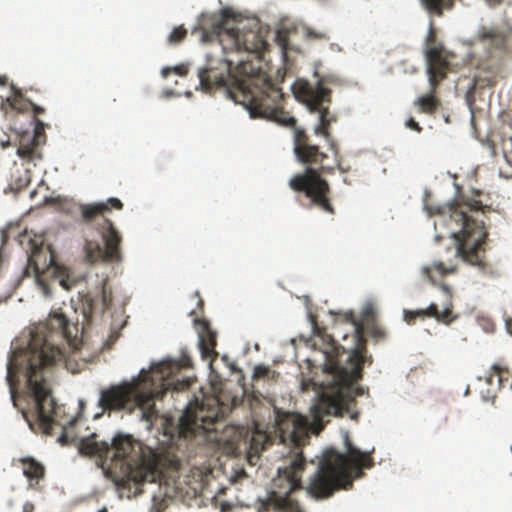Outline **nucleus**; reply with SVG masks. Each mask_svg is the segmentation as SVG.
I'll use <instances>...</instances> for the list:
<instances>
[{"instance_id": "39448f33", "label": "nucleus", "mask_w": 512, "mask_h": 512, "mask_svg": "<svg viewBox=\"0 0 512 512\" xmlns=\"http://www.w3.org/2000/svg\"><path fill=\"white\" fill-rule=\"evenodd\" d=\"M277 428L281 440H289L295 448L283 456L272 481V490L265 499H259L258 512H304L290 495L303 489L302 475L307 462L300 448L308 437L306 424L300 416L286 413L278 419Z\"/></svg>"}, {"instance_id": "aec40b11", "label": "nucleus", "mask_w": 512, "mask_h": 512, "mask_svg": "<svg viewBox=\"0 0 512 512\" xmlns=\"http://www.w3.org/2000/svg\"><path fill=\"white\" fill-rule=\"evenodd\" d=\"M510 378L511 372L508 367L501 364H494L491 367V371L485 377V381L492 387L493 391H496L504 387L506 383H509Z\"/></svg>"}, {"instance_id": "c85d7f7f", "label": "nucleus", "mask_w": 512, "mask_h": 512, "mask_svg": "<svg viewBox=\"0 0 512 512\" xmlns=\"http://www.w3.org/2000/svg\"><path fill=\"white\" fill-rule=\"evenodd\" d=\"M50 323L52 327H57L62 330V332L68 336V321L63 314H53L50 318Z\"/></svg>"}, {"instance_id": "a19ab883", "label": "nucleus", "mask_w": 512, "mask_h": 512, "mask_svg": "<svg viewBox=\"0 0 512 512\" xmlns=\"http://www.w3.org/2000/svg\"><path fill=\"white\" fill-rule=\"evenodd\" d=\"M507 160L508 162L511 164L512 166V152L510 153V155L507 157Z\"/></svg>"}, {"instance_id": "4be33fe9", "label": "nucleus", "mask_w": 512, "mask_h": 512, "mask_svg": "<svg viewBox=\"0 0 512 512\" xmlns=\"http://www.w3.org/2000/svg\"><path fill=\"white\" fill-rule=\"evenodd\" d=\"M22 466L24 476L31 482L36 484L40 479L44 478L45 468L32 457H25L19 460Z\"/></svg>"}, {"instance_id": "1a4fd4ad", "label": "nucleus", "mask_w": 512, "mask_h": 512, "mask_svg": "<svg viewBox=\"0 0 512 512\" xmlns=\"http://www.w3.org/2000/svg\"><path fill=\"white\" fill-rule=\"evenodd\" d=\"M227 407L218 397H208L201 402L190 403L181 417L176 421L173 417L161 419V427L168 446H177L180 439H191L199 430L212 431L225 418Z\"/></svg>"}, {"instance_id": "ddd939ff", "label": "nucleus", "mask_w": 512, "mask_h": 512, "mask_svg": "<svg viewBox=\"0 0 512 512\" xmlns=\"http://www.w3.org/2000/svg\"><path fill=\"white\" fill-rule=\"evenodd\" d=\"M425 56L429 83L435 90L441 81L446 78L450 65V53L444 49L442 44L437 42L436 31L432 22L430 23V29L426 37Z\"/></svg>"}, {"instance_id": "72a5a7b5", "label": "nucleus", "mask_w": 512, "mask_h": 512, "mask_svg": "<svg viewBox=\"0 0 512 512\" xmlns=\"http://www.w3.org/2000/svg\"><path fill=\"white\" fill-rule=\"evenodd\" d=\"M13 367H12V364L9 363L8 365V371H7V381L9 383V386H10V393H11V398L13 400V403L14 405H16V401H15V398H16V390H15V383H14V376H13Z\"/></svg>"}, {"instance_id": "a878e982", "label": "nucleus", "mask_w": 512, "mask_h": 512, "mask_svg": "<svg viewBox=\"0 0 512 512\" xmlns=\"http://www.w3.org/2000/svg\"><path fill=\"white\" fill-rule=\"evenodd\" d=\"M423 5L429 13L441 16L444 8L450 9L454 0H422Z\"/></svg>"}, {"instance_id": "49530a36", "label": "nucleus", "mask_w": 512, "mask_h": 512, "mask_svg": "<svg viewBox=\"0 0 512 512\" xmlns=\"http://www.w3.org/2000/svg\"><path fill=\"white\" fill-rule=\"evenodd\" d=\"M199 305H201V306L203 305V300L199 301Z\"/></svg>"}, {"instance_id": "20e7f679", "label": "nucleus", "mask_w": 512, "mask_h": 512, "mask_svg": "<svg viewBox=\"0 0 512 512\" xmlns=\"http://www.w3.org/2000/svg\"><path fill=\"white\" fill-rule=\"evenodd\" d=\"M355 331L359 343L350 353L346 365L340 364L338 347L334 343L331 351L324 353V372L331 376V380L323 383V389L312 407L314 421L320 425L329 421L325 417L350 413L351 406L355 405L354 385L362 379V366L372 362L371 357L366 356L361 328L357 326Z\"/></svg>"}, {"instance_id": "b1692460", "label": "nucleus", "mask_w": 512, "mask_h": 512, "mask_svg": "<svg viewBox=\"0 0 512 512\" xmlns=\"http://www.w3.org/2000/svg\"><path fill=\"white\" fill-rule=\"evenodd\" d=\"M432 269L436 270L441 276H445L447 274H452L456 271V264L452 261H448L447 264H445L442 261L434 262L432 267L425 266L422 268V273L431 281V283L435 284V281L433 279V276L431 274Z\"/></svg>"}, {"instance_id": "6e6552de", "label": "nucleus", "mask_w": 512, "mask_h": 512, "mask_svg": "<svg viewBox=\"0 0 512 512\" xmlns=\"http://www.w3.org/2000/svg\"><path fill=\"white\" fill-rule=\"evenodd\" d=\"M471 44L479 46L482 50L473 89L495 86L501 76L506 57L512 54V26L504 22L481 25Z\"/></svg>"}, {"instance_id": "f3484780", "label": "nucleus", "mask_w": 512, "mask_h": 512, "mask_svg": "<svg viewBox=\"0 0 512 512\" xmlns=\"http://www.w3.org/2000/svg\"><path fill=\"white\" fill-rule=\"evenodd\" d=\"M236 432L238 435L234 440V444L239 447L243 443L244 448L248 449L250 454H259L268 443V436L262 431L254 430L249 432L238 429Z\"/></svg>"}, {"instance_id": "37998d69", "label": "nucleus", "mask_w": 512, "mask_h": 512, "mask_svg": "<svg viewBox=\"0 0 512 512\" xmlns=\"http://www.w3.org/2000/svg\"><path fill=\"white\" fill-rule=\"evenodd\" d=\"M99 512H108V510L104 507V508L100 509Z\"/></svg>"}, {"instance_id": "79ce46f5", "label": "nucleus", "mask_w": 512, "mask_h": 512, "mask_svg": "<svg viewBox=\"0 0 512 512\" xmlns=\"http://www.w3.org/2000/svg\"><path fill=\"white\" fill-rule=\"evenodd\" d=\"M252 24H253L254 28H257L258 23L256 21H252Z\"/></svg>"}, {"instance_id": "c03bdc74", "label": "nucleus", "mask_w": 512, "mask_h": 512, "mask_svg": "<svg viewBox=\"0 0 512 512\" xmlns=\"http://www.w3.org/2000/svg\"><path fill=\"white\" fill-rule=\"evenodd\" d=\"M4 84V79L0 76V85Z\"/></svg>"}, {"instance_id": "4c0bfd02", "label": "nucleus", "mask_w": 512, "mask_h": 512, "mask_svg": "<svg viewBox=\"0 0 512 512\" xmlns=\"http://www.w3.org/2000/svg\"><path fill=\"white\" fill-rule=\"evenodd\" d=\"M29 105L32 107L34 115H41L45 112L43 107H40L32 102H29Z\"/></svg>"}, {"instance_id": "c9c22d12", "label": "nucleus", "mask_w": 512, "mask_h": 512, "mask_svg": "<svg viewBox=\"0 0 512 512\" xmlns=\"http://www.w3.org/2000/svg\"><path fill=\"white\" fill-rule=\"evenodd\" d=\"M405 126L409 129H412L416 132H421L422 131V127L419 125L418 122L415 121V119L413 117H410L406 123H405Z\"/></svg>"}, {"instance_id": "2eb2a0df", "label": "nucleus", "mask_w": 512, "mask_h": 512, "mask_svg": "<svg viewBox=\"0 0 512 512\" xmlns=\"http://www.w3.org/2000/svg\"><path fill=\"white\" fill-rule=\"evenodd\" d=\"M194 323L198 331L202 358L212 362L218 356L216 351L217 333L212 330L210 323L205 319H195Z\"/></svg>"}, {"instance_id": "7c9ffc66", "label": "nucleus", "mask_w": 512, "mask_h": 512, "mask_svg": "<svg viewBox=\"0 0 512 512\" xmlns=\"http://www.w3.org/2000/svg\"><path fill=\"white\" fill-rule=\"evenodd\" d=\"M7 102L13 109L17 111L26 110L25 101L20 94H15L12 98H7Z\"/></svg>"}, {"instance_id": "412c9836", "label": "nucleus", "mask_w": 512, "mask_h": 512, "mask_svg": "<svg viewBox=\"0 0 512 512\" xmlns=\"http://www.w3.org/2000/svg\"><path fill=\"white\" fill-rule=\"evenodd\" d=\"M39 145L40 143L36 141L35 136L25 132L20 136L17 154L20 158L26 160L40 158V154L37 152Z\"/></svg>"}, {"instance_id": "2f4dec72", "label": "nucleus", "mask_w": 512, "mask_h": 512, "mask_svg": "<svg viewBox=\"0 0 512 512\" xmlns=\"http://www.w3.org/2000/svg\"><path fill=\"white\" fill-rule=\"evenodd\" d=\"M172 72H174L180 76H185L188 73V67H187V65L181 64V65L175 66L173 68L166 67V68L162 69V75L164 77H167Z\"/></svg>"}, {"instance_id": "9d476101", "label": "nucleus", "mask_w": 512, "mask_h": 512, "mask_svg": "<svg viewBox=\"0 0 512 512\" xmlns=\"http://www.w3.org/2000/svg\"><path fill=\"white\" fill-rule=\"evenodd\" d=\"M339 82L335 76L320 77L316 84H311L307 80L298 79L292 86L293 93L297 100L304 103L311 112L319 113V124H317L313 132L316 136H322L330 146L337 168L344 172L341 167L339 157V147L331 134V124L336 122L335 115L331 114L329 105L331 104V90L328 85H336Z\"/></svg>"}, {"instance_id": "e433bc0d", "label": "nucleus", "mask_w": 512, "mask_h": 512, "mask_svg": "<svg viewBox=\"0 0 512 512\" xmlns=\"http://www.w3.org/2000/svg\"><path fill=\"white\" fill-rule=\"evenodd\" d=\"M371 335L376 339H384L386 337V332L378 326H374L371 330Z\"/></svg>"}, {"instance_id": "5701e85b", "label": "nucleus", "mask_w": 512, "mask_h": 512, "mask_svg": "<svg viewBox=\"0 0 512 512\" xmlns=\"http://www.w3.org/2000/svg\"><path fill=\"white\" fill-rule=\"evenodd\" d=\"M435 92L436 89L434 90L431 86L429 94L420 96L414 101V105L418 107L419 112L432 114L437 110L440 105V100L434 95Z\"/></svg>"}, {"instance_id": "ea45409f", "label": "nucleus", "mask_w": 512, "mask_h": 512, "mask_svg": "<svg viewBox=\"0 0 512 512\" xmlns=\"http://www.w3.org/2000/svg\"><path fill=\"white\" fill-rule=\"evenodd\" d=\"M506 327H507V330L510 334H512V319H508L506 321Z\"/></svg>"}, {"instance_id": "9b49d317", "label": "nucleus", "mask_w": 512, "mask_h": 512, "mask_svg": "<svg viewBox=\"0 0 512 512\" xmlns=\"http://www.w3.org/2000/svg\"><path fill=\"white\" fill-rule=\"evenodd\" d=\"M78 447L81 454L95 456L102 464L109 462L111 468H119L123 474L135 479L136 460L131 456L134 442L130 435L118 433L110 441H101L96 433H91L80 439Z\"/></svg>"}, {"instance_id": "cd10ccee", "label": "nucleus", "mask_w": 512, "mask_h": 512, "mask_svg": "<svg viewBox=\"0 0 512 512\" xmlns=\"http://www.w3.org/2000/svg\"><path fill=\"white\" fill-rule=\"evenodd\" d=\"M187 36V30L181 25L175 27L168 37V43L171 45H177L181 43Z\"/></svg>"}, {"instance_id": "473e14b6", "label": "nucleus", "mask_w": 512, "mask_h": 512, "mask_svg": "<svg viewBox=\"0 0 512 512\" xmlns=\"http://www.w3.org/2000/svg\"><path fill=\"white\" fill-rule=\"evenodd\" d=\"M439 288L445 293L446 300L443 304L444 307L450 308L451 316H453V303H452V292L448 285L441 283L439 284Z\"/></svg>"}, {"instance_id": "f03ea898", "label": "nucleus", "mask_w": 512, "mask_h": 512, "mask_svg": "<svg viewBox=\"0 0 512 512\" xmlns=\"http://www.w3.org/2000/svg\"><path fill=\"white\" fill-rule=\"evenodd\" d=\"M192 380L181 375V364L175 360L162 361L149 371L142 370L138 378L104 389L98 405L103 411H140V419L151 429L158 418L155 400L162 399L167 391L188 389Z\"/></svg>"}, {"instance_id": "f8f14e48", "label": "nucleus", "mask_w": 512, "mask_h": 512, "mask_svg": "<svg viewBox=\"0 0 512 512\" xmlns=\"http://www.w3.org/2000/svg\"><path fill=\"white\" fill-rule=\"evenodd\" d=\"M100 233L105 247H101L96 241H86L84 246L86 260L90 263L120 262L122 260L120 250L122 237L109 219H103Z\"/></svg>"}, {"instance_id": "0eeeda50", "label": "nucleus", "mask_w": 512, "mask_h": 512, "mask_svg": "<svg viewBox=\"0 0 512 512\" xmlns=\"http://www.w3.org/2000/svg\"><path fill=\"white\" fill-rule=\"evenodd\" d=\"M344 446L345 453L334 448L324 452L306 488L312 497L324 499L340 489H349L355 479L364 476L363 469L374 466V447L369 451H361L351 442L348 432L344 434Z\"/></svg>"}, {"instance_id": "a18cd8bd", "label": "nucleus", "mask_w": 512, "mask_h": 512, "mask_svg": "<svg viewBox=\"0 0 512 512\" xmlns=\"http://www.w3.org/2000/svg\"><path fill=\"white\" fill-rule=\"evenodd\" d=\"M241 475L246 476L245 471H241Z\"/></svg>"}, {"instance_id": "a211bd4d", "label": "nucleus", "mask_w": 512, "mask_h": 512, "mask_svg": "<svg viewBox=\"0 0 512 512\" xmlns=\"http://www.w3.org/2000/svg\"><path fill=\"white\" fill-rule=\"evenodd\" d=\"M112 303V293L106 288H103L100 295L94 298H87L83 306V316L87 324L93 321V317L97 314H102L110 307Z\"/></svg>"}, {"instance_id": "f257e3e1", "label": "nucleus", "mask_w": 512, "mask_h": 512, "mask_svg": "<svg viewBox=\"0 0 512 512\" xmlns=\"http://www.w3.org/2000/svg\"><path fill=\"white\" fill-rule=\"evenodd\" d=\"M192 34L197 35L201 43L216 45L224 54L222 59L207 55L206 66L198 72L202 89L225 88L229 97L243 105L252 118H264L291 128L293 152L305 170L291 177L289 187L309 200L308 207L334 215L332 190L323 175L333 174L337 165H324L327 153L306 130L296 126V119L283 108L281 89L272 83L260 66L249 58L235 60L231 57L234 53H247L249 57L264 51L267 42L261 33L242 19L238 20L229 9H223L220 17L202 15Z\"/></svg>"}, {"instance_id": "423d86ee", "label": "nucleus", "mask_w": 512, "mask_h": 512, "mask_svg": "<svg viewBox=\"0 0 512 512\" xmlns=\"http://www.w3.org/2000/svg\"><path fill=\"white\" fill-rule=\"evenodd\" d=\"M492 209L474 197L461 195L442 213L444 224L456 246L449 248L454 260L485 269V244L488 232L485 227L486 213Z\"/></svg>"}, {"instance_id": "4468645a", "label": "nucleus", "mask_w": 512, "mask_h": 512, "mask_svg": "<svg viewBox=\"0 0 512 512\" xmlns=\"http://www.w3.org/2000/svg\"><path fill=\"white\" fill-rule=\"evenodd\" d=\"M293 32L299 34L309 43H325L330 40L329 31L325 28H316L305 24L285 25L276 31V40L283 49L289 48V38Z\"/></svg>"}, {"instance_id": "6ab92c4d", "label": "nucleus", "mask_w": 512, "mask_h": 512, "mask_svg": "<svg viewBox=\"0 0 512 512\" xmlns=\"http://www.w3.org/2000/svg\"><path fill=\"white\" fill-rule=\"evenodd\" d=\"M112 208L121 210L123 208V203L118 198L111 197L106 202L84 204L80 206L81 217L83 221L91 222L97 216L111 211Z\"/></svg>"}, {"instance_id": "dca6fc26", "label": "nucleus", "mask_w": 512, "mask_h": 512, "mask_svg": "<svg viewBox=\"0 0 512 512\" xmlns=\"http://www.w3.org/2000/svg\"><path fill=\"white\" fill-rule=\"evenodd\" d=\"M417 317H432L435 318L438 322H442L447 325L455 319V316H451L449 306L444 307L442 311H439L438 305L435 303H431L426 309H419L415 311L404 310V320L408 324H413Z\"/></svg>"}, {"instance_id": "c756f323", "label": "nucleus", "mask_w": 512, "mask_h": 512, "mask_svg": "<svg viewBox=\"0 0 512 512\" xmlns=\"http://www.w3.org/2000/svg\"><path fill=\"white\" fill-rule=\"evenodd\" d=\"M35 257H36L35 253L32 254L30 257H28L27 265H26L25 270H24V276H30L31 275L30 270L32 269L33 273L35 274V276L39 277L40 269H39V267L36 264Z\"/></svg>"}, {"instance_id": "bb28decb", "label": "nucleus", "mask_w": 512, "mask_h": 512, "mask_svg": "<svg viewBox=\"0 0 512 512\" xmlns=\"http://www.w3.org/2000/svg\"><path fill=\"white\" fill-rule=\"evenodd\" d=\"M57 278L59 284L67 291L73 289L78 283V280L75 277L71 276L66 269L61 270Z\"/></svg>"}, {"instance_id": "7ed1b4c3", "label": "nucleus", "mask_w": 512, "mask_h": 512, "mask_svg": "<svg viewBox=\"0 0 512 512\" xmlns=\"http://www.w3.org/2000/svg\"><path fill=\"white\" fill-rule=\"evenodd\" d=\"M61 350L50 344L47 340L33 336L29 344L27 359V398L28 409L23 411V417L31 430L37 429L46 435H52L53 425H60L63 429L58 438L62 445L74 443L76 435L72 433L74 425L79 421L80 415L73 417L68 425L61 421V407L57 405L52 396L46 379L43 376V368L53 365L61 360Z\"/></svg>"}, {"instance_id": "f704fd0d", "label": "nucleus", "mask_w": 512, "mask_h": 512, "mask_svg": "<svg viewBox=\"0 0 512 512\" xmlns=\"http://www.w3.org/2000/svg\"><path fill=\"white\" fill-rule=\"evenodd\" d=\"M31 136H35V139L38 143L44 142L45 133H44V124L40 120L36 121L35 129Z\"/></svg>"}, {"instance_id": "58836bf2", "label": "nucleus", "mask_w": 512, "mask_h": 512, "mask_svg": "<svg viewBox=\"0 0 512 512\" xmlns=\"http://www.w3.org/2000/svg\"><path fill=\"white\" fill-rule=\"evenodd\" d=\"M34 511V505L31 502H26L23 505V512H33Z\"/></svg>"}, {"instance_id": "393cba45", "label": "nucleus", "mask_w": 512, "mask_h": 512, "mask_svg": "<svg viewBox=\"0 0 512 512\" xmlns=\"http://www.w3.org/2000/svg\"><path fill=\"white\" fill-rule=\"evenodd\" d=\"M278 375L279 374L270 367L260 364L254 367L252 380L254 384L259 381H275Z\"/></svg>"}]
</instances>
